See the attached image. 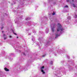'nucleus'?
Instances as JSON below:
<instances>
[{
    "label": "nucleus",
    "instance_id": "obj_1",
    "mask_svg": "<svg viewBox=\"0 0 77 77\" xmlns=\"http://www.w3.org/2000/svg\"><path fill=\"white\" fill-rule=\"evenodd\" d=\"M58 28L57 29V31L55 34V38H57L58 36H59L60 35L59 32H60V33H62V32L63 31V29L62 27V25L60 24H58Z\"/></svg>",
    "mask_w": 77,
    "mask_h": 77
},
{
    "label": "nucleus",
    "instance_id": "obj_2",
    "mask_svg": "<svg viewBox=\"0 0 77 77\" xmlns=\"http://www.w3.org/2000/svg\"><path fill=\"white\" fill-rule=\"evenodd\" d=\"M55 24L53 25V27L51 28V30L52 32H54V28L55 27Z\"/></svg>",
    "mask_w": 77,
    "mask_h": 77
},
{
    "label": "nucleus",
    "instance_id": "obj_3",
    "mask_svg": "<svg viewBox=\"0 0 77 77\" xmlns=\"http://www.w3.org/2000/svg\"><path fill=\"white\" fill-rule=\"evenodd\" d=\"M5 70L6 71H9V69H7V68H5Z\"/></svg>",
    "mask_w": 77,
    "mask_h": 77
},
{
    "label": "nucleus",
    "instance_id": "obj_4",
    "mask_svg": "<svg viewBox=\"0 0 77 77\" xmlns=\"http://www.w3.org/2000/svg\"><path fill=\"white\" fill-rule=\"evenodd\" d=\"M41 70V72H42V74H45V72L44 71V70L42 69V70Z\"/></svg>",
    "mask_w": 77,
    "mask_h": 77
},
{
    "label": "nucleus",
    "instance_id": "obj_5",
    "mask_svg": "<svg viewBox=\"0 0 77 77\" xmlns=\"http://www.w3.org/2000/svg\"><path fill=\"white\" fill-rule=\"evenodd\" d=\"M44 68V66H43L41 67V70H42V69H43Z\"/></svg>",
    "mask_w": 77,
    "mask_h": 77
},
{
    "label": "nucleus",
    "instance_id": "obj_6",
    "mask_svg": "<svg viewBox=\"0 0 77 77\" xmlns=\"http://www.w3.org/2000/svg\"><path fill=\"white\" fill-rule=\"evenodd\" d=\"M67 18L68 19H71V17L70 16H68V17H67Z\"/></svg>",
    "mask_w": 77,
    "mask_h": 77
},
{
    "label": "nucleus",
    "instance_id": "obj_7",
    "mask_svg": "<svg viewBox=\"0 0 77 77\" xmlns=\"http://www.w3.org/2000/svg\"><path fill=\"white\" fill-rule=\"evenodd\" d=\"M46 56V54H45L42 56V57H44L45 56Z\"/></svg>",
    "mask_w": 77,
    "mask_h": 77
},
{
    "label": "nucleus",
    "instance_id": "obj_8",
    "mask_svg": "<svg viewBox=\"0 0 77 77\" xmlns=\"http://www.w3.org/2000/svg\"><path fill=\"white\" fill-rule=\"evenodd\" d=\"M55 15V13L54 12L53 13H52V15Z\"/></svg>",
    "mask_w": 77,
    "mask_h": 77
},
{
    "label": "nucleus",
    "instance_id": "obj_9",
    "mask_svg": "<svg viewBox=\"0 0 77 77\" xmlns=\"http://www.w3.org/2000/svg\"><path fill=\"white\" fill-rule=\"evenodd\" d=\"M7 38V37H4V40H5V39H6Z\"/></svg>",
    "mask_w": 77,
    "mask_h": 77
},
{
    "label": "nucleus",
    "instance_id": "obj_10",
    "mask_svg": "<svg viewBox=\"0 0 77 77\" xmlns=\"http://www.w3.org/2000/svg\"><path fill=\"white\" fill-rule=\"evenodd\" d=\"M73 6L74 8H75V7H76V6H75V5H74V4H73Z\"/></svg>",
    "mask_w": 77,
    "mask_h": 77
},
{
    "label": "nucleus",
    "instance_id": "obj_11",
    "mask_svg": "<svg viewBox=\"0 0 77 77\" xmlns=\"http://www.w3.org/2000/svg\"><path fill=\"white\" fill-rule=\"evenodd\" d=\"M4 27H3V26H2V27H1V29H2V30H3V28H4Z\"/></svg>",
    "mask_w": 77,
    "mask_h": 77
},
{
    "label": "nucleus",
    "instance_id": "obj_12",
    "mask_svg": "<svg viewBox=\"0 0 77 77\" xmlns=\"http://www.w3.org/2000/svg\"><path fill=\"white\" fill-rule=\"evenodd\" d=\"M51 64H53V62L52 61H51V63H50Z\"/></svg>",
    "mask_w": 77,
    "mask_h": 77
},
{
    "label": "nucleus",
    "instance_id": "obj_13",
    "mask_svg": "<svg viewBox=\"0 0 77 77\" xmlns=\"http://www.w3.org/2000/svg\"><path fill=\"white\" fill-rule=\"evenodd\" d=\"M65 8H68V6L66 5L65 6Z\"/></svg>",
    "mask_w": 77,
    "mask_h": 77
},
{
    "label": "nucleus",
    "instance_id": "obj_14",
    "mask_svg": "<svg viewBox=\"0 0 77 77\" xmlns=\"http://www.w3.org/2000/svg\"><path fill=\"white\" fill-rule=\"evenodd\" d=\"M66 2H69V0H66Z\"/></svg>",
    "mask_w": 77,
    "mask_h": 77
},
{
    "label": "nucleus",
    "instance_id": "obj_15",
    "mask_svg": "<svg viewBox=\"0 0 77 77\" xmlns=\"http://www.w3.org/2000/svg\"><path fill=\"white\" fill-rule=\"evenodd\" d=\"M9 38H12V36H9Z\"/></svg>",
    "mask_w": 77,
    "mask_h": 77
},
{
    "label": "nucleus",
    "instance_id": "obj_16",
    "mask_svg": "<svg viewBox=\"0 0 77 77\" xmlns=\"http://www.w3.org/2000/svg\"><path fill=\"white\" fill-rule=\"evenodd\" d=\"M14 35H17V34L16 33H14Z\"/></svg>",
    "mask_w": 77,
    "mask_h": 77
},
{
    "label": "nucleus",
    "instance_id": "obj_17",
    "mask_svg": "<svg viewBox=\"0 0 77 77\" xmlns=\"http://www.w3.org/2000/svg\"><path fill=\"white\" fill-rule=\"evenodd\" d=\"M17 38H18V37H17Z\"/></svg>",
    "mask_w": 77,
    "mask_h": 77
},
{
    "label": "nucleus",
    "instance_id": "obj_18",
    "mask_svg": "<svg viewBox=\"0 0 77 77\" xmlns=\"http://www.w3.org/2000/svg\"><path fill=\"white\" fill-rule=\"evenodd\" d=\"M5 34H4V36H5Z\"/></svg>",
    "mask_w": 77,
    "mask_h": 77
},
{
    "label": "nucleus",
    "instance_id": "obj_19",
    "mask_svg": "<svg viewBox=\"0 0 77 77\" xmlns=\"http://www.w3.org/2000/svg\"><path fill=\"white\" fill-rule=\"evenodd\" d=\"M72 2H74V0H72Z\"/></svg>",
    "mask_w": 77,
    "mask_h": 77
},
{
    "label": "nucleus",
    "instance_id": "obj_20",
    "mask_svg": "<svg viewBox=\"0 0 77 77\" xmlns=\"http://www.w3.org/2000/svg\"><path fill=\"white\" fill-rule=\"evenodd\" d=\"M2 33H3V31H2Z\"/></svg>",
    "mask_w": 77,
    "mask_h": 77
},
{
    "label": "nucleus",
    "instance_id": "obj_21",
    "mask_svg": "<svg viewBox=\"0 0 77 77\" xmlns=\"http://www.w3.org/2000/svg\"><path fill=\"white\" fill-rule=\"evenodd\" d=\"M32 40L33 41V39H32Z\"/></svg>",
    "mask_w": 77,
    "mask_h": 77
}]
</instances>
